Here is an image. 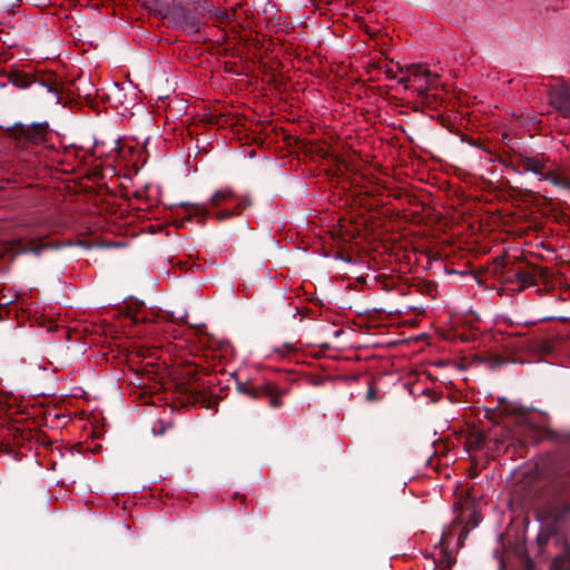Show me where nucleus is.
<instances>
[{
	"label": "nucleus",
	"instance_id": "obj_16",
	"mask_svg": "<svg viewBox=\"0 0 570 570\" xmlns=\"http://www.w3.org/2000/svg\"><path fill=\"white\" fill-rule=\"evenodd\" d=\"M372 66H373V68H375V69H382V68H384V67H385V66H382V62H381V61L373 62V65H372Z\"/></svg>",
	"mask_w": 570,
	"mask_h": 570
},
{
	"label": "nucleus",
	"instance_id": "obj_13",
	"mask_svg": "<svg viewBox=\"0 0 570 570\" xmlns=\"http://www.w3.org/2000/svg\"><path fill=\"white\" fill-rule=\"evenodd\" d=\"M366 400L370 402L377 400V392L374 387H372V386L368 387V390L366 392Z\"/></svg>",
	"mask_w": 570,
	"mask_h": 570
},
{
	"label": "nucleus",
	"instance_id": "obj_8",
	"mask_svg": "<svg viewBox=\"0 0 570 570\" xmlns=\"http://www.w3.org/2000/svg\"><path fill=\"white\" fill-rule=\"evenodd\" d=\"M8 80L16 87L20 89H24L29 87L32 82L31 76L29 73L22 72L20 70H12L8 73Z\"/></svg>",
	"mask_w": 570,
	"mask_h": 570
},
{
	"label": "nucleus",
	"instance_id": "obj_14",
	"mask_svg": "<svg viewBox=\"0 0 570 570\" xmlns=\"http://www.w3.org/2000/svg\"><path fill=\"white\" fill-rule=\"evenodd\" d=\"M12 301H13L12 298H8V297H4V296H3V297H1V298H0V305H3V306H4V305H8V304H10Z\"/></svg>",
	"mask_w": 570,
	"mask_h": 570
},
{
	"label": "nucleus",
	"instance_id": "obj_5",
	"mask_svg": "<svg viewBox=\"0 0 570 570\" xmlns=\"http://www.w3.org/2000/svg\"><path fill=\"white\" fill-rule=\"evenodd\" d=\"M10 249H57L56 243L47 240L45 236L29 230H19L10 240Z\"/></svg>",
	"mask_w": 570,
	"mask_h": 570
},
{
	"label": "nucleus",
	"instance_id": "obj_15",
	"mask_svg": "<svg viewBox=\"0 0 570 570\" xmlns=\"http://www.w3.org/2000/svg\"><path fill=\"white\" fill-rule=\"evenodd\" d=\"M271 405H272L273 407H277V406L279 405L278 400H277L276 397H273V399L271 400Z\"/></svg>",
	"mask_w": 570,
	"mask_h": 570
},
{
	"label": "nucleus",
	"instance_id": "obj_11",
	"mask_svg": "<svg viewBox=\"0 0 570 570\" xmlns=\"http://www.w3.org/2000/svg\"><path fill=\"white\" fill-rule=\"evenodd\" d=\"M188 4L193 6L195 9L200 8L203 11H206L210 14V17H219L224 16L220 11L212 10V3L208 0H185Z\"/></svg>",
	"mask_w": 570,
	"mask_h": 570
},
{
	"label": "nucleus",
	"instance_id": "obj_12",
	"mask_svg": "<svg viewBox=\"0 0 570 570\" xmlns=\"http://www.w3.org/2000/svg\"><path fill=\"white\" fill-rule=\"evenodd\" d=\"M384 73L389 79H400L402 76L405 75V67L396 66L394 69L393 67L385 65L384 67Z\"/></svg>",
	"mask_w": 570,
	"mask_h": 570
},
{
	"label": "nucleus",
	"instance_id": "obj_2",
	"mask_svg": "<svg viewBox=\"0 0 570 570\" xmlns=\"http://www.w3.org/2000/svg\"><path fill=\"white\" fill-rule=\"evenodd\" d=\"M148 8L156 17L187 35H197L200 30L197 17L175 0L171 2L155 0Z\"/></svg>",
	"mask_w": 570,
	"mask_h": 570
},
{
	"label": "nucleus",
	"instance_id": "obj_1",
	"mask_svg": "<svg viewBox=\"0 0 570 570\" xmlns=\"http://www.w3.org/2000/svg\"><path fill=\"white\" fill-rule=\"evenodd\" d=\"M252 204L249 195L238 194L230 186H222L213 193L208 204H181L173 225L176 228H186L191 223L203 226L210 216V208L215 209L216 222L223 223L240 216Z\"/></svg>",
	"mask_w": 570,
	"mask_h": 570
},
{
	"label": "nucleus",
	"instance_id": "obj_3",
	"mask_svg": "<svg viewBox=\"0 0 570 570\" xmlns=\"http://www.w3.org/2000/svg\"><path fill=\"white\" fill-rule=\"evenodd\" d=\"M47 124H14L7 129L9 145L19 154L33 155V150L47 140Z\"/></svg>",
	"mask_w": 570,
	"mask_h": 570
},
{
	"label": "nucleus",
	"instance_id": "obj_4",
	"mask_svg": "<svg viewBox=\"0 0 570 570\" xmlns=\"http://www.w3.org/2000/svg\"><path fill=\"white\" fill-rule=\"evenodd\" d=\"M438 79L439 76L428 68L421 65H409L405 66V75L399 79V82L404 88H414L420 96H424L430 88L436 86Z\"/></svg>",
	"mask_w": 570,
	"mask_h": 570
},
{
	"label": "nucleus",
	"instance_id": "obj_10",
	"mask_svg": "<svg viewBox=\"0 0 570 570\" xmlns=\"http://www.w3.org/2000/svg\"><path fill=\"white\" fill-rule=\"evenodd\" d=\"M542 179L549 180L556 186H561L563 188L570 189V179L561 174L547 170Z\"/></svg>",
	"mask_w": 570,
	"mask_h": 570
},
{
	"label": "nucleus",
	"instance_id": "obj_7",
	"mask_svg": "<svg viewBox=\"0 0 570 570\" xmlns=\"http://www.w3.org/2000/svg\"><path fill=\"white\" fill-rule=\"evenodd\" d=\"M514 164L522 173H533L540 175L541 178L547 173V159L541 156L519 155L514 158Z\"/></svg>",
	"mask_w": 570,
	"mask_h": 570
},
{
	"label": "nucleus",
	"instance_id": "obj_6",
	"mask_svg": "<svg viewBox=\"0 0 570 570\" xmlns=\"http://www.w3.org/2000/svg\"><path fill=\"white\" fill-rule=\"evenodd\" d=\"M549 105L562 117L570 118V86L556 83L548 91Z\"/></svg>",
	"mask_w": 570,
	"mask_h": 570
},
{
	"label": "nucleus",
	"instance_id": "obj_9",
	"mask_svg": "<svg viewBox=\"0 0 570 570\" xmlns=\"http://www.w3.org/2000/svg\"><path fill=\"white\" fill-rule=\"evenodd\" d=\"M325 257H332L335 261H341L343 264L347 265V271L353 272V267L357 266V261L354 259L350 252H324Z\"/></svg>",
	"mask_w": 570,
	"mask_h": 570
}]
</instances>
